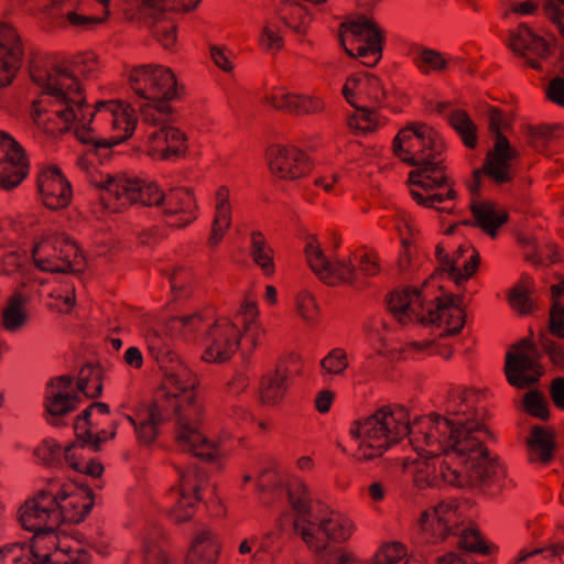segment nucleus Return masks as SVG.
I'll list each match as a JSON object with an SVG mask.
<instances>
[{
  "label": "nucleus",
  "mask_w": 564,
  "mask_h": 564,
  "mask_svg": "<svg viewBox=\"0 0 564 564\" xmlns=\"http://www.w3.org/2000/svg\"><path fill=\"white\" fill-rule=\"evenodd\" d=\"M392 149L403 163L415 167L409 173L408 184L427 193L412 189V199L422 207L451 214L452 208L435 205L458 197L443 158L446 145L437 131L424 122H411L394 137Z\"/></svg>",
  "instance_id": "1"
},
{
  "label": "nucleus",
  "mask_w": 564,
  "mask_h": 564,
  "mask_svg": "<svg viewBox=\"0 0 564 564\" xmlns=\"http://www.w3.org/2000/svg\"><path fill=\"white\" fill-rule=\"evenodd\" d=\"M454 433H457L456 422L436 413L416 417L410 423L409 411L402 405L393 409L383 406L362 422L355 421L350 430L351 436L360 440L354 456L361 462L382 456L404 436H410V441L417 445L448 446Z\"/></svg>",
  "instance_id": "2"
},
{
  "label": "nucleus",
  "mask_w": 564,
  "mask_h": 564,
  "mask_svg": "<svg viewBox=\"0 0 564 564\" xmlns=\"http://www.w3.org/2000/svg\"><path fill=\"white\" fill-rule=\"evenodd\" d=\"M543 355L547 356L553 367L564 370V345L545 332H539L534 340L533 329L530 328L528 336L511 344L506 352L503 373L508 384L517 390L538 386L545 375Z\"/></svg>",
  "instance_id": "3"
},
{
  "label": "nucleus",
  "mask_w": 564,
  "mask_h": 564,
  "mask_svg": "<svg viewBox=\"0 0 564 564\" xmlns=\"http://www.w3.org/2000/svg\"><path fill=\"white\" fill-rule=\"evenodd\" d=\"M131 89L140 98L156 102L159 113L172 116L170 101L180 98L183 87H178L172 69L158 64L139 65L129 75Z\"/></svg>",
  "instance_id": "4"
},
{
  "label": "nucleus",
  "mask_w": 564,
  "mask_h": 564,
  "mask_svg": "<svg viewBox=\"0 0 564 564\" xmlns=\"http://www.w3.org/2000/svg\"><path fill=\"white\" fill-rule=\"evenodd\" d=\"M176 414L175 442L178 447L206 462H213L217 447L202 432L205 408L196 394L181 399Z\"/></svg>",
  "instance_id": "5"
},
{
  "label": "nucleus",
  "mask_w": 564,
  "mask_h": 564,
  "mask_svg": "<svg viewBox=\"0 0 564 564\" xmlns=\"http://www.w3.org/2000/svg\"><path fill=\"white\" fill-rule=\"evenodd\" d=\"M97 187L105 191L102 199H108L109 202L113 199L120 206L132 204L159 206L165 198V194L154 182H145L141 178L108 176Z\"/></svg>",
  "instance_id": "6"
},
{
  "label": "nucleus",
  "mask_w": 564,
  "mask_h": 564,
  "mask_svg": "<svg viewBox=\"0 0 564 564\" xmlns=\"http://www.w3.org/2000/svg\"><path fill=\"white\" fill-rule=\"evenodd\" d=\"M118 426L109 404L99 401L90 403L74 421L76 437L90 443L94 452H100L102 443L116 438Z\"/></svg>",
  "instance_id": "7"
},
{
  "label": "nucleus",
  "mask_w": 564,
  "mask_h": 564,
  "mask_svg": "<svg viewBox=\"0 0 564 564\" xmlns=\"http://www.w3.org/2000/svg\"><path fill=\"white\" fill-rule=\"evenodd\" d=\"M35 267L51 273H78L73 261L78 256V247L65 235H53L34 245L31 252Z\"/></svg>",
  "instance_id": "8"
},
{
  "label": "nucleus",
  "mask_w": 564,
  "mask_h": 564,
  "mask_svg": "<svg viewBox=\"0 0 564 564\" xmlns=\"http://www.w3.org/2000/svg\"><path fill=\"white\" fill-rule=\"evenodd\" d=\"M57 507L55 482L51 481L20 506L19 522L26 531L59 529Z\"/></svg>",
  "instance_id": "9"
},
{
  "label": "nucleus",
  "mask_w": 564,
  "mask_h": 564,
  "mask_svg": "<svg viewBox=\"0 0 564 564\" xmlns=\"http://www.w3.org/2000/svg\"><path fill=\"white\" fill-rule=\"evenodd\" d=\"M55 496L58 501L57 514L59 527L63 523H82L91 512L95 505L93 488L77 481L61 486L55 482Z\"/></svg>",
  "instance_id": "10"
},
{
  "label": "nucleus",
  "mask_w": 564,
  "mask_h": 564,
  "mask_svg": "<svg viewBox=\"0 0 564 564\" xmlns=\"http://www.w3.org/2000/svg\"><path fill=\"white\" fill-rule=\"evenodd\" d=\"M419 538L422 543L438 544L459 532L457 510L445 503H438L432 510H424L419 517Z\"/></svg>",
  "instance_id": "11"
},
{
  "label": "nucleus",
  "mask_w": 564,
  "mask_h": 564,
  "mask_svg": "<svg viewBox=\"0 0 564 564\" xmlns=\"http://www.w3.org/2000/svg\"><path fill=\"white\" fill-rule=\"evenodd\" d=\"M30 76L34 84L44 87V94L56 99L57 104H70L83 95L77 75L68 67H53L51 70H42L30 65Z\"/></svg>",
  "instance_id": "12"
},
{
  "label": "nucleus",
  "mask_w": 564,
  "mask_h": 564,
  "mask_svg": "<svg viewBox=\"0 0 564 564\" xmlns=\"http://www.w3.org/2000/svg\"><path fill=\"white\" fill-rule=\"evenodd\" d=\"M241 333L228 318L215 319L206 332L203 359L207 362H225L237 351Z\"/></svg>",
  "instance_id": "13"
},
{
  "label": "nucleus",
  "mask_w": 564,
  "mask_h": 564,
  "mask_svg": "<svg viewBox=\"0 0 564 564\" xmlns=\"http://www.w3.org/2000/svg\"><path fill=\"white\" fill-rule=\"evenodd\" d=\"M36 189L43 206L52 212L66 209L72 204V184L55 164L39 172Z\"/></svg>",
  "instance_id": "14"
},
{
  "label": "nucleus",
  "mask_w": 564,
  "mask_h": 564,
  "mask_svg": "<svg viewBox=\"0 0 564 564\" xmlns=\"http://www.w3.org/2000/svg\"><path fill=\"white\" fill-rule=\"evenodd\" d=\"M269 169L284 181H295L311 172L308 156L296 147L273 144L267 150Z\"/></svg>",
  "instance_id": "15"
},
{
  "label": "nucleus",
  "mask_w": 564,
  "mask_h": 564,
  "mask_svg": "<svg viewBox=\"0 0 564 564\" xmlns=\"http://www.w3.org/2000/svg\"><path fill=\"white\" fill-rule=\"evenodd\" d=\"M97 120L104 124H109L113 132H118L108 137L110 150L128 140L134 132L137 127V117L134 109L130 105L120 101H97Z\"/></svg>",
  "instance_id": "16"
},
{
  "label": "nucleus",
  "mask_w": 564,
  "mask_h": 564,
  "mask_svg": "<svg viewBox=\"0 0 564 564\" xmlns=\"http://www.w3.org/2000/svg\"><path fill=\"white\" fill-rule=\"evenodd\" d=\"M302 368L301 357L295 354L282 358L276 364L275 370L262 377L260 386V399L263 404L275 405L280 403L288 390V380L293 375H299Z\"/></svg>",
  "instance_id": "17"
},
{
  "label": "nucleus",
  "mask_w": 564,
  "mask_h": 564,
  "mask_svg": "<svg viewBox=\"0 0 564 564\" xmlns=\"http://www.w3.org/2000/svg\"><path fill=\"white\" fill-rule=\"evenodd\" d=\"M29 167L24 149L10 134L0 151V188L11 191L19 186L28 176Z\"/></svg>",
  "instance_id": "18"
},
{
  "label": "nucleus",
  "mask_w": 564,
  "mask_h": 564,
  "mask_svg": "<svg viewBox=\"0 0 564 564\" xmlns=\"http://www.w3.org/2000/svg\"><path fill=\"white\" fill-rule=\"evenodd\" d=\"M24 50L18 31L0 22V88L9 86L22 66Z\"/></svg>",
  "instance_id": "19"
},
{
  "label": "nucleus",
  "mask_w": 564,
  "mask_h": 564,
  "mask_svg": "<svg viewBox=\"0 0 564 564\" xmlns=\"http://www.w3.org/2000/svg\"><path fill=\"white\" fill-rule=\"evenodd\" d=\"M435 307H427V314H419L417 323L422 325H440L443 316L446 317V328L440 334V338L458 335L466 323V312L454 303V294L437 296L431 302Z\"/></svg>",
  "instance_id": "20"
},
{
  "label": "nucleus",
  "mask_w": 564,
  "mask_h": 564,
  "mask_svg": "<svg viewBox=\"0 0 564 564\" xmlns=\"http://www.w3.org/2000/svg\"><path fill=\"white\" fill-rule=\"evenodd\" d=\"M78 113L72 105L57 104L56 99L50 102V108L43 109L41 100L32 102L33 121L42 127L46 134L58 137L70 130L72 123Z\"/></svg>",
  "instance_id": "21"
},
{
  "label": "nucleus",
  "mask_w": 564,
  "mask_h": 564,
  "mask_svg": "<svg viewBox=\"0 0 564 564\" xmlns=\"http://www.w3.org/2000/svg\"><path fill=\"white\" fill-rule=\"evenodd\" d=\"M305 253L311 269L328 285H335L337 283H354L355 267L352 263H332L327 260L316 241H310L306 243Z\"/></svg>",
  "instance_id": "22"
},
{
  "label": "nucleus",
  "mask_w": 564,
  "mask_h": 564,
  "mask_svg": "<svg viewBox=\"0 0 564 564\" xmlns=\"http://www.w3.org/2000/svg\"><path fill=\"white\" fill-rule=\"evenodd\" d=\"M509 46L521 57L527 58V65L533 69H542L539 59L531 58L529 55H534L539 58L546 59L552 55L550 43L543 37L533 32V30L525 23H521L518 28L510 33Z\"/></svg>",
  "instance_id": "23"
},
{
  "label": "nucleus",
  "mask_w": 564,
  "mask_h": 564,
  "mask_svg": "<svg viewBox=\"0 0 564 564\" xmlns=\"http://www.w3.org/2000/svg\"><path fill=\"white\" fill-rule=\"evenodd\" d=\"M148 155L161 160L178 159L186 155L187 137L178 128L164 124L148 137Z\"/></svg>",
  "instance_id": "24"
},
{
  "label": "nucleus",
  "mask_w": 564,
  "mask_h": 564,
  "mask_svg": "<svg viewBox=\"0 0 564 564\" xmlns=\"http://www.w3.org/2000/svg\"><path fill=\"white\" fill-rule=\"evenodd\" d=\"M456 431L457 433L453 434L454 437L448 444L451 452L457 454L459 457L478 454L480 459H487L489 456L488 448L481 441L473 436L475 432L484 431L489 438L494 440L495 435L486 425L475 422L474 419L459 420L456 422Z\"/></svg>",
  "instance_id": "25"
},
{
  "label": "nucleus",
  "mask_w": 564,
  "mask_h": 564,
  "mask_svg": "<svg viewBox=\"0 0 564 564\" xmlns=\"http://www.w3.org/2000/svg\"><path fill=\"white\" fill-rule=\"evenodd\" d=\"M178 486L180 497L169 512L171 521L176 524L189 521L196 512L198 502L202 500L200 485L193 473L182 471Z\"/></svg>",
  "instance_id": "26"
},
{
  "label": "nucleus",
  "mask_w": 564,
  "mask_h": 564,
  "mask_svg": "<svg viewBox=\"0 0 564 564\" xmlns=\"http://www.w3.org/2000/svg\"><path fill=\"white\" fill-rule=\"evenodd\" d=\"M421 288L406 286L401 291H393L387 295V307L393 317L402 325H406L413 321V316L417 321L419 314H424V299Z\"/></svg>",
  "instance_id": "27"
},
{
  "label": "nucleus",
  "mask_w": 564,
  "mask_h": 564,
  "mask_svg": "<svg viewBox=\"0 0 564 564\" xmlns=\"http://www.w3.org/2000/svg\"><path fill=\"white\" fill-rule=\"evenodd\" d=\"M97 105L95 106V110L90 113V119H88L87 123L78 124L75 128V137L76 139L87 147L84 156L89 160L90 163L97 161L102 164L105 161L109 160L113 153L110 150V143L107 138H104L98 131V124L101 123L100 120H97Z\"/></svg>",
  "instance_id": "28"
},
{
  "label": "nucleus",
  "mask_w": 564,
  "mask_h": 564,
  "mask_svg": "<svg viewBox=\"0 0 564 564\" xmlns=\"http://www.w3.org/2000/svg\"><path fill=\"white\" fill-rule=\"evenodd\" d=\"M530 462L549 465L554 459L556 433L553 426L533 425L527 438Z\"/></svg>",
  "instance_id": "29"
},
{
  "label": "nucleus",
  "mask_w": 564,
  "mask_h": 564,
  "mask_svg": "<svg viewBox=\"0 0 564 564\" xmlns=\"http://www.w3.org/2000/svg\"><path fill=\"white\" fill-rule=\"evenodd\" d=\"M497 155L486 154L481 167L476 169L471 173V180L468 182L467 187L471 196L479 197L481 188V176H489L496 184H506L512 181L510 175V160H497Z\"/></svg>",
  "instance_id": "30"
},
{
  "label": "nucleus",
  "mask_w": 564,
  "mask_h": 564,
  "mask_svg": "<svg viewBox=\"0 0 564 564\" xmlns=\"http://www.w3.org/2000/svg\"><path fill=\"white\" fill-rule=\"evenodd\" d=\"M476 227L491 238L498 236V229L509 221L510 215L506 209H496L491 200H471L469 205Z\"/></svg>",
  "instance_id": "31"
},
{
  "label": "nucleus",
  "mask_w": 564,
  "mask_h": 564,
  "mask_svg": "<svg viewBox=\"0 0 564 564\" xmlns=\"http://www.w3.org/2000/svg\"><path fill=\"white\" fill-rule=\"evenodd\" d=\"M57 530L42 529L32 531L33 536L26 550L33 564H52L55 554L62 549Z\"/></svg>",
  "instance_id": "32"
},
{
  "label": "nucleus",
  "mask_w": 564,
  "mask_h": 564,
  "mask_svg": "<svg viewBox=\"0 0 564 564\" xmlns=\"http://www.w3.org/2000/svg\"><path fill=\"white\" fill-rule=\"evenodd\" d=\"M229 188L227 186L218 187L216 192V214L212 225V232L208 239L210 247L217 246L231 224V206L229 203Z\"/></svg>",
  "instance_id": "33"
},
{
  "label": "nucleus",
  "mask_w": 564,
  "mask_h": 564,
  "mask_svg": "<svg viewBox=\"0 0 564 564\" xmlns=\"http://www.w3.org/2000/svg\"><path fill=\"white\" fill-rule=\"evenodd\" d=\"M534 281L523 273L519 281L509 290L507 301L510 307L519 315H530L535 311V304L532 300L534 294Z\"/></svg>",
  "instance_id": "34"
},
{
  "label": "nucleus",
  "mask_w": 564,
  "mask_h": 564,
  "mask_svg": "<svg viewBox=\"0 0 564 564\" xmlns=\"http://www.w3.org/2000/svg\"><path fill=\"white\" fill-rule=\"evenodd\" d=\"M220 545L209 530H203L195 538L185 564H216Z\"/></svg>",
  "instance_id": "35"
},
{
  "label": "nucleus",
  "mask_w": 564,
  "mask_h": 564,
  "mask_svg": "<svg viewBox=\"0 0 564 564\" xmlns=\"http://www.w3.org/2000/svg\"><path fill=\"white\" fill-rule=\"evenodd\" d=\"M488 130L495 135V143L492 150L488 151L490 155H497V160L507 159L514 160L518 152L513 149L508 138L501 132V124L503 121V112L497 107H490L488 110Z\"/></svg>",
  "instance_id": "36"
},
{
  "label": "nucleus",
  "mask_w": 564,
  "mask_h": 564,
  "mask_svg": "<svg viewBox=\"0 0 564 564\" xmlns=\"http://www.w3.org/2000/svg\"><path fill=\"white\" fill-rule=\"evenodd\" d=\"M198 384L197 377L186 365H177L176 370L162 377L160 387L183 399L186 394H196Z\"/></svg>",
  "instance_id": "37"
},
{
  "label": "nucleus",
  "mask_w": 564,
  "mask_h": 564,
  "mask_svg": "<svg viewBox=\"0 0 564 564\" xmlns=\"http://www.w3.org/2000/svg\"><path fill=\"white\" fill-rule=\"evenodd\" d=\"M180 402L178 395L159 387L148 404L147 413H150V417H155L159 422L164 423L176 417Z\"/></svg>",
  "instance_id": "38"
},
{
  "label": "nucleus",
  "mask_w": 564,
  "mask_h": 564,
  "mask_svg": "<svg viewBox=\"0 0 564 564\" xmlns=\"http://www.w3.org/2000/svg\"><path fill=\"white\" fill-rule=\"evenodd\" d=\"M249 254L265 276H271L275 272L274 250L268 243L262 231L253 230L250 235Z\"/></svg>",
  "instance_id": "39"
},
{
  "label": "nucleus",
  "mask_w": 564,
  "mask_h": 564,
  "mask_svg": "<svg viewBox=\"0 0 564 564\" xmlns=\"http://www.w3.org/2000/svg\"><path fill=\"white\" fill-rule=\"evenodd\" d=\"M144 23L150 29L153 37L164 48H171L175 45L177 40V25L173 20L166 18L164 12L156 11L145 17Z\"/></svg>",
  "instance_id": "40"
},
{
  "label": "nucleus",
  "mask_w": 564,
  "mask_h": 564,
  "mask_svg": "<svg viewBox=\"0 0 564 564\" xmlns=\"http://www.w3.org/2000/svg\"><path fill=\"white\" fill-rule=\"evenodd\" d=\"M104 369L100 364L86 362L79 370L77 389L88 399H97L104 389Z\"/></svg>",
  "instance_id": "41"
},
{
  "label": "nucleus",
  "mask_w": 564,
  "mask_h": 564,
  "mask_svg": "<svg viewBox=\"0 0 564 564\" xmlns=\"http://www.w3.org/2000/svg\"><path fill=\"white\" fill-rule=\"evenodd\" d=\"M362 42H357L358 45L356 48L345 47V53L350 57H360L362 58V64L368 67L376 66L382 56L383 50V33H373L368 34Z\"/></svg>",
  "instance_id": "42"
},
{
  "label": "nucleus",
  "mask_w": 564,
  "mask_h": 564,
  "mask_svg": "<svg viewBox=\"0 0 564 564\" xmlns=\"http://www.w3.org/2000/svg\"><path fill=\"white\" fill-rule=\"evenodd\" d=\"M166 215L188 214L196 209V200L192 191L185 187L171 189L162 202Z\"/></svg>",
  "instance_id": "43"
},
{
  "label": "nucleus",
  "mask_w": 564,
  "mask_h": 564,
  "mask_svg": "<svg viewBox=\"0 0 564 564\" xmlns=\"http://www.w3.org/2000/svg\"><path fill=\"white\" fill-rule=\"evenodd\" d=\"M286 494L292 509L308 524H315V521L311 519L312 499L304 481L291 480L286 486Z\"/></svg>",
  "instance_id": "44"
},
{
  "label": "nucleus",
  "mask_w": 564,
  "mask_h": 564,
  "mask_svg": "<svg viewBox=\"0 0 564 564\" xmlns=\"http://www.w3.org/2000/svg\"><path fill=\"white\" fill-rule=\"evenodd\" d=\"M280 19L299 35H305L312 23L307 9L297 2L285 3L280 10Z\"/></svg>",
  "instance_id": "45"
},
{
  "label": "nucleus",
  "mask_w": 564,
  "mask_h": 564,
  "mask_svg": "<svg viewBox=\"0 0 564 564\" xmlns=\"http://www.w3.org/2000/svg\"><path fill=\"white\" fill-rule=\"evenodd\" d=\"M448 124L458 133L464 145L468 149L477 147V126L464 109H456L448 116Z\"/></svg>",
  "instance_id": "46"
},
{
  "label": "nucleus",
  "mask_w": 564,
  "mask_h": 564,
  "mask_svg": "<svg viewBox=\"0 0 564 564\" xmlns=\"http://www.w3.org/2000/svg\"><path fill=\"white\" fill-rule=\"evenodd\" d=\"M528 143L538 151L546 149L554 139L564 138V126L561 123L527 127Z\"/></svg>",
  "instance_id": "47"
},
{
  "label": "nucleus",
  "mask_w": 564,
  "mask_h": 564,
  "mask_svg": "<svg viewBox=\"0 0 564 564\" xmlns=\"http://www.w3.org/2000/svg\"><path fill=\"white\" fill-rule=\"evenodd\" d=\"M458 547L467 553L489 555L491 553L490 545L482 538L481 532L476 528H463L459 522Z\"/></svg>",
  "instance_id": "48"
},
{
  "label": "nucleus",
  "mask_w": 564,
  "mask_h": 564,
  "mask_svg": "<svg viewBox=\"0 0 564 564\" xmlns=\"http://www.w3.org/2000/svg\"><path fill=\"white\" fill-rule=\"evenodd\" d=\"M202 0H128L130 4H135L141 13L147 10L154 12H165L166 10L181 9L189 12L197 8Z\"/></svg>",
  "instance_id": "49"
},
{
  "label": "nucleus",
  "mask_w": 564,
  "mask_h": 564,
  "mask_svg": "<svg viewBox=\"0 0 564 564\" xmlns=\"http://www.w3.org/2000/svg\"><path fill=\"white\" fill-rule=\"evenodd\" d=\"M445 458L440 462L438 467L434 466L435 475L429 481L430 486H438V479H441L444 484L462 487L463 486V475L460 470L454 467V458L449 456V452L446 447H444Z\"/></svg>",
  "instance_id": "50"
},
{
  "label": "nucleus",
  "mask_w": 564,
  "mask_h": 564,
  "mask_svg": "<svg viewBox=\"0 0 564 564\" xmlns=\"http://www.w3.org/2000/svg\"><path fill=\"white\" fill-rule=\"evenodd\" d=\"M352 523L347 519L329 518L318 522V531L329 541L343 543L352 534Z\"/></svg>",
  "instance_id": "51"
},
{
  "label": "nucleus",
  "mask_w": 564,
  "mask_h": 564,
  "mask_svg": "<svg viewBox=\"0 0 564 564\" xmlns=\"http://www.w3.org/2000/svg\"><path fill=\"white\" fill-rule=\"evenodd\" d=\"M24 297L20 292H14L9 297V304L2 314V325L7 330H15L26 322L23 311Z\"/></svg>",
  "instance_id": "52"
},
{
  "label": "nucleus",
  "mask_w": 564,
  "mask_h": 564,
  "mask_svg": "<svg viewBox=\"0 0 564 564\" xmlns=\"http://www.w3.org/2000/svg\"><path fill=\"white\" fill-rule=\"evenodd\" d=\"M213 316H207L206 312H196L189 315L174 316L171 318L173 326H178L184 335L193 336L205 329H209Z\"/></svg>",
  "instance_id": "53"
},
{
  "label": "nucleus",
  "mask_w": 564,
  "mask_h": 564,
  "mask_svg": "<svg viewBox=\"0 0 564 564\" xmlns=\"http://www.w3.org/2000/svg\"><path fill=\"white\" fill-rule=\"evenodd\" d=\"M359 86L358 98L361 101H368L372 107L381 106L387 99L381 79L373 74L367 73Z\"/></svg>",
  "instance_id": "54"
},
{
  "label": "nucleus",
  "mask_w": 564,
  "mask_h": 564,
  "mask_svg": "<svg viewBox=\"0 0 564 564\" xmlns=\"http://www.w3.org/2000/svg\"><path fill=\"white\" fill-rule=\"evenodd\" d=\"M533 388H529V391L522 397L523 411L532 417L549 421L551 413L547 401L540 390Z\"/></svg>",
  "instance_id": "55"
},
{
  "label": "nucleus",
  "mask_w": 564,
  "mask_h": 564,
  "mask_svg": "<svg viewBox=\"0 0 564 564\" xmlns=\"http://www.w3.org/2000/svg\"><path fill=\"white\" fill-rule=\"evenodd\" d=\"M356 112L348 118V126L354 130H359L362 133L373 132L378 127L376 118V107L355 106Z\"/></svg>",
  "instance_id": "56"
},
{
  "label": "nucleus",
  "mask_w": 564,
  "mask_h": 564,
  "mask_svg": "<svg viewBox=\"0 0 564 564\" xmlns=\"http://www.w3.org/2000/svg\"><path fill=\"white\" fill-rule=\"evenodd\" d=\"M341 32H350L354 42H362L368 34L382 33L379 25L365 15H360L357 20L340 23Z\"/></svg>",
  "instance_id": "57"
},
{
  "label": "nucleus",
  "mask_w": 564,
  "mask_h": 564,
  "mask_svg": "<svg viewBox=\"0 0 564 564\" xmlns=\"http://www.w3.org/2000/svg\"><path fill=\"white\" fill-rule=\"evenodd\" d=\"M170 283L172 292L176 297H188L194 288V274L191 269L175 268L170 274Z\"/></svg>",
  "instance_id": "58"
},
{
  "label": "nucleus",
  "mask_w": 564,
  "mask_h": 564,
  "mask_svg": "<svg viewBox=\"0 0 564 564\" xmlns=\"http://www.w3.org/2000/svg\"><path fill=\"white\" fill-rule=\"evenodd\" d=\"M149 351L158 362L163 377L176 370L177 365H184L173 350L156 345L154 341L149 345Z\"/></svg>",
  "instance_id": "59"
},
{
  "label": "nucleus",
  "mask_w": 564,
  "mask_h": 564,
  "mask_svg": "<svg viewBox=\"0 0 564 564\" xmlns=\"http://www.w3.org/2000/svg\"><path fill=\"white\" fill-rule=\"evenodd\" d=\"M159 422L155 417H150V413H147V417L142 419L138 425H135L137 440L140 445L150 446L152 445L159 435Z\"/></svg>",
  "instance_id": "60"
},
{
  "label": "nucleus",
  "mask_w": 564,
  "mask_h": 564,
  "mask_svg": "<svg viewBox=\"0 0 564 564\" xmlns=\"http://www.w3.org/2000/svg\"><path fill=\"white\" fill-rule=\"evenodd\" d=\"M324 110L325 102L321 97L296 94L294 116H311L322 113Z\"/></svg>",
  "instance_id": "61"
},
{
  "label": "nucleus",
  "mask_w": 564,
  "mask_h": 564,
  "mask_svg": "<svg viewBox=\"0 0 564 564\" xmlns=\"http://www.w3.org/2000/svg\"><path fill=\"white\" fill-rule=\"evenodd\" d=\"M416 66L423 73L427 74L429 69L440 72L447 68V61L443 57V55L435 50L423 48L420 52L419 61L416 62Z\"/></svg>",
  "instance_id": "62"
},
{
  "label": "nucleus",
  "mask_w": 564,
  "mask_h": 564,
  "mask_svg": "<svg viewBox=\"0 0 564 564\" xmlns=\"http://www.w3.org/2000/svg\"><path fill=\"white\" fill-rule=\"evenodd\" d=\"M46 466L53 467L61 464L62 447L55 440H44L34 451Z\"/></svg>",
  "instance_id": "63"
},
{
  "label": "nucleus",
  "mask_w": 564,
  "mask_h": 564,
  "mask_svg": "<svg viewBox=\"0 0 564 564\" xmlns=\"http://www.w3.org/2000/svg\"><path fill=\"white\" fill-rule=\"evenodd\" d=\"M52 564H91L90 554L84 549L63 547L53 558Z\"/></svg>",
  "instance_id": "64"
}]
</instances>
